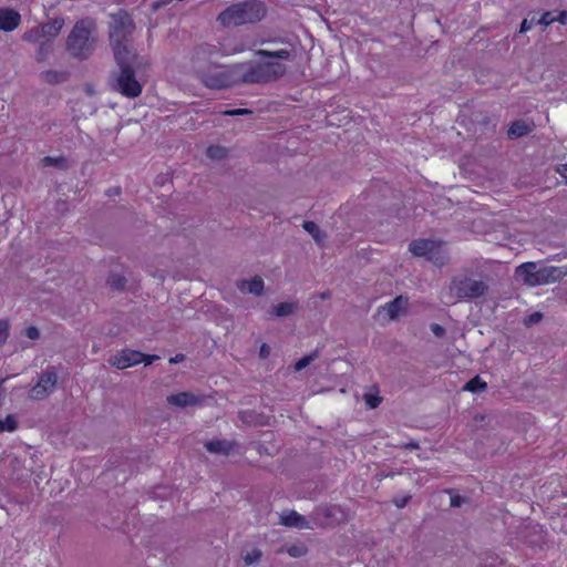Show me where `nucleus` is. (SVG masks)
Instances as JSON below:
<instances>
[{
    "label": "nucleus",
    "instance_id": "a18cd8bd",
    "mask_svg": "<svg viewBox=\"0 0 567 567\" xmlns=\"http://www.w3.org/2000/svg\"><path fill=\"white\" fill-rule=\"evenodd\" d=\"M161 357H144V368L151 365L156 359Z\"/></svg>",
    "mask_w": 567,
    "mask_h": 567
},
{
    "label": "nucleus",
    "instance_id": "20e7f679",
    "mask_svg": "<svg viewBox=\"0 0 567 567\" xmlns=\"http://www.w3.org/2000/svg\"><path fill=\"white\" fill-rule=\"evenodd\" d=\"M267 9L260 0H245L223 10L217 21L225 28L257 23L266 16Z\"/></svg>",
    "mask_w": 567,
    "mask_h": 567
},
{
    "label": "nucleus",
    "instance_id": "4468645a",
    "mask_svg": "<svg viewBox=\"0 0 567 567\" xmlns=\"http://www.w3.org/2000/svg\"><path fill=\"white\" fill-rule=\"evenodd\" d=\"M534 127L535 124L533 122L529 123L524 120H517L511 124L507 131V135L509 138L515 140L529 134L534 131Z\"/></svg>",
    "mask_w": 567,
    "mask_h": 567
},
{
    "label": "nucleus",
    "instance_id": "8fccbe9b",
    "mask_svg": "<svg viewBox=\"0 0 567 567\" xmlns=\"http://www.w3.org/2000/svg\"><path fill=\"white\" fill-rule=\"evenodd\" d=\"M56 162H58V159H56V158L49 157V156L44 157V159H43V163H44L45 165H54Z\"/></svg>",
    "mask_w": 567,
    "mask_h": 567
},
{
    "label": "nucleus",
    "instance_id": "de8ad7c7",
    "mask_svg": "<svg viewBox=\"0 0 567 567\" xmlns=\"http://www.w3.org/2000/svg\"><path fill=\"white\" fill-rule=\"evenodd\" d=\"M185 359V357H169V363L171 364H177L182 362Z\"/></svg>",
    "mask_w": 567,
    "mask_h": 567
},
{
    "label": "nucleus",
    "instance_id": "58836bf2",
    "mask_svg": "<svg viewBox=\"0 0 567 567\" xmlns=\"http://www.w3.org/2000/svg\"><path fill=\"white\" fill-rule=\"evenodd\" d=\"M466 502V498L461 495H452L451 496V506L452 507H461L462 504Z\"/></svg>",
    "mask_w": 567,
    "mask_h": 567
},
{
    "label": "nucleus",
    "instance_id": "1a4fd4ad",
    "mask_svg": "<svg viewBox=\"0 0 567 567\" xmlns=\"http://www.w3.org/2000/svg\"><path fill=\"white\" fill-rule=\"evenodd\" d=\"M310 518L317 527L326 528L346 520V513L339 505L318 506Z\"/></svg>",
    "mask_w": 567,
    "mask_h": 567
},
{
    "label": "nucleus",
    "instance_id": "6e6552de",
    "mask_svg": "<svg viewBox=\"0 0 567 567\" xmlns=\"http://www.w3.org/2000/svg\"><path fill=\"white\" fill-rule=\"evenodd\" d=\"M409 250L416 257H425L435 265L442 266L446 256L443 243L431 239H415L409 245Z\"/></svg>",
    "mask_w": 567,
    "mask_h": 567
},
{
    "label": "nucleus",
    "instance_id": "f704fd0d",
    "mask_svg": "<svg viewBox=\"0 0 567 567\" xmlns=\"http://www.w3.org/2000/svg\"><path fill=\"white\" fill-rule=\"evenodd\" d=\"M412 498V495H405L403 497H394L392 499V503L398 507V508H403L408 505V503L411 501Z\"/></svg>",
    "mask_w": 567,
    "mask_h": 567
},
{
    "label": "nucleus",
    "instance_id": "b1692460",
    "mask_svg": "<svg viewBox=\"0 0 567 567\" xmlns=\"http://www.w3.org/2000/svg\"><path fill=\"white\" fill-rule=\"evenodd\" d=\"M18 427L17 420L14 415L9 414L4 420H0V433L3 432H13Z\"/></svg>",
    "mask_w": 567,
    "mask_h": 567
},
{
    "label": "nucleus",
    "instance_id": "0eeeda50",
    "mask_svg": "<svg viewBox=\"0 0 567 567\" xmlns=\"http://www.w3.org/2000/svg\"><path fill=\"white\" fill-rule=\"evenodd\" d=\"M488 286L483 280L467 276H455L450 284V291L461 300H473L484 296Z\"/></svg>",
    "mask_w": 567,
    "mask_h": 567
},
{
    "label": "nucleus",
    "instance_id": "72a5a7b5",
    "mask_svg": "<svg viewBox=\"0 0 567 567\" xmlns=\"http://www.w3.org/2000/svg\"><path fill=\"white\" fill-rule=\"evenodd\" d=\"M316 357H302L298 362L295 363L293 368L296 371H301L308 367Z\"/></svg>",
    "mask_w": 567,
    "mask_h": 567
},
{
    "label": "nucleus",
    "instance_id": "bb28decb",
    "mask_svg": "<svg viewBox=\"0 0 567 567\" xmlns=\"http://www.w3.org/2000/svg\"><path fill=\"white\" fill-rule=\"evenodd\" d=\"M303 229L309 233L312 238L317 241V243H320V235H321V231L318 227V225L315 223V221H311V220H306L302 225Z\"/></svg>",
    "mask_w": 567,
    "mask_h": 567
},
{
    "label": "nucleus",
    "instance_id": "09e8293b",
    "mask_svg": "<svg viewBox=\"0 0 567 567\" xmlns=\"http://www.w3.org/2000/svg\"><path fill=\"white\" fill-rule=\"evenodd\" d=\"M269 347L267 343H262L259 350V354H269Z\"/></svg>",
    "mask_w": 567,
    "mask_h": 567
},
{
    "label": "nucleus",
    "instance_id": "473e14b6",
    "mask_svg": "<svg viewBox=\"0 0 567 567\" xmlns=\"http://www.w3.org/2000/svg\"><path fill=\"white\" fill-rule=\"evenodd\" d=\"M542 319H543V313H540V312H533V313H530L529 316H527L524 319V323L527 327H530V326H533L535 323H538Z\"/></svg>",
    "mask_w": 567,
    "mask_h": 567
},
{
    "label": "nucleus",
    "instance_id": "c85d7f7f",
    "mask_svg": "<svg viewBox=\"0 0 567 567\" xmlns=\"http://www.w3.org/2000/svg\"><path fill=\"white\" fill-rule=\"evenodd\" d=\"M363 400L369 409H377L382 402V398L371 393H365Z\"/></svg>",
    "mask_w": 567,
    "mask_h": 567
},
{
    "label": "nucleus",
    "instance_id": "aec40b11",
    "mask_svg": "<svg viewBox=\"0 0 567 567\" xmlns=\"http://www.w3.org/2000/svg\"><path fill=\"white\" fill-rule=\"evenodd\" d=\"M486 389H487V383L485 381H483L478 375L472 378L463 386L464 391H468L472 393H482Z\"/></svg>",
    "mask_w": 567,
    "mask_h": 567
},
{
    "label": "nucleus",
    "instance_id": "37998d69",
    "mask_svg": "<svg viewBox=\"0 0 567 567\" xmlns=\"http://www.w3.org/2000/svg\"><path fill=\"white\" fill-rule=\"evenodd\" d=\"M402 447L406 449V450H417L420 447V445L416 441H410L409 443L404 444Z\"/></svg>",
    "mask_w": 567,
    "mask_h": 567
},
{
    "label": "nucleus",
    "instance_id": "7c9ffc66",
    "mask_svg": "<svg viewBox=\"0 0 567 567\" xmlns=\"http://www.w3.org/2000/svg\"><path fill=\"white\" fill-rule=\"evenodd\" d=\"M261 555H262V554H261V550H260V549H257V548H256V549H252L250 553H247V554H246V556L244 557L245 563H246L247 565H250V564H252V563H255V561L259 560V559H260V557H261Z\"/></svg>",
    "mask_w": 567,
    "mask_h": 567
},
{
    "label": "nucleus",
    "instance_id": "5701e85b",
    "mask_svg": "<svg viewBox=\"0 0 567 567\" xmlns=\"http://www.w3.org/2000/svg\"><path fill=\"white\" fill-rule=\"evenodd\" d=\"M206 155L212 159H221L227 156V148L219 145H210L206 150Z\"/></svg>",
    "mask_w": 567,
    "mask_h": 567
},
{
    "label": "nucleus",
    "instance_id": "e433bc0d",
    "mask_svg": "<svg viewBox=\"0 0 567 567\" xmlns=\"http://www.w3.org/2000/svg\"><path fill=\"white\" fill-rule=\"evenodd\" d=\"M24 334L27 338H29L30 340H35L39 338L40 336V332L39 330L35 328V327H28L25 330H24Z\"/></svg>",
    "mask_w": 567,
    "mask_h": 567
},
{
    "label": "nucleus",
    "instance_id": "3c124183",
    "mask_svg": "<svg viewBox=\"0 0 567 567\" xmlns=\"http://www.w3.org/2000/svg\"><path fill=\"white\" fill-rule=\"evenodd\" d=\"M252 414L251 413H248V412H241L240 413V419L244 421V422H250L249 417H251Z\"/></svg>",
    "mask_w": 567,
    "mask_h": 567
},
{
    "label": "nucleus",
    "instance_id": "9d476101",
    "mask_svg": "<svg viewBox=\"0 0 567 567\" xmlns=\"http://www.w3.org/2000/svg\"><path fill=\"white\" fill-rule=\"evenodd\" d=\"M58 383V373L50 368L39 375L38 382L30 389L28 398L32 401H42L51 395Z\"/></svg>",
    "mask_w": 567,
    "mask_h": 567
},
{
    "label": "nucleus",
    "instance_id": "f257e3e1",
    "mask_svg": "<svg viewBox=\"0 0 567 567\" xmlns=\"http://www.w3.org/2000/svg\"><path fill=\"white\" fill-rule=\"evenodd\" d=\"M133 30L134 24L128 13L118 11L111 14L110 44L120 66L113 87L127 97L138 96L142 90L133 70L138 63V50L132 41Z\"/></svg>",
    "mask_w": 567,
    "mask_h": 567
},
{
    "label": "nucleus",
    "instance_id": "dca6fc26",
    "mask_svg": "<svg viewBox=\"0 0 567 567\" xmlns=\"http://www.w3.org/2000/svg\"><path fill=\"white\" fill-rule=\"evenodd\" d=\"M281 524L287 527H296V528H309L308 520L305 516L298 514L296 511H290L288 513H284L281 515Z\"/></svg>",
    "mask_w": 567,
    "mask_h": 567
},
{
    "label": "nucleus",
    "instance_id": "f03ea898",
    "mask_svg": "<svg viewBox=\"0 0 567 567\" xmlns=\"http://www.w3.org/2000/svg\"><path fill=\"white\" fill-rule=\"evenodd\" d=\"M245 51V44L234 37H226L218 45L199 44L193 54V68L203 84L209 89H225L238 85L236 65L220 66L213 62L218 56L233 55Z\"/></svg>",
    "mask_w": 567,
    "mask_h": 567
},
{
    "label": "nucleus",
    "instance_id": "423d86ee",
    "mask_svg": "<svg viewBox=\"0 0 567 567\" xmlns=\"http://www.w3.org/2000/svg\"><path fill=\"white\" fill-rule=\"evenodd\" d=\"M94 30L95 23L92 20L83 19L78 21L68 37V52L75 58H87L95 49Z\"/></svg>",
    "mask_w": 567,
    "mask_h": 567
},
{
    "label": "nucleus",
    "instance_id": "412c9836",
    "mask_svg": "<svg viewBox=\"0 0 567 567\" xmlns=\"http://www.w3.org/2000/svg\"><path fill=\"white\" fill-rule=\"evenodd\" d=\"M135 358L136 357H111L110 363L116 369H125L141 362V360Z\"/></svg>",
    "mask_w": 567,
    "mask_h": 567
},
{
    "label": "nucleus",
    "instance_id": "a878e982",
    "mask_svg": "<svg viewBox=\"0 0 567 567\" xmlns=\"http://www.w3.org/2000/svg\"><path fill=\"white\" fill-rule=\"evenodd\" d=\"M23 40L32 43H40L43 41L40 25L32 28L23 34Z\"/></svg>",
    "mask_w": 567,
    "mask_h": 567
},
{
    "label": "nucleus",
    "instance_id": "cd10ccee",
    "mask_svg": "<svg viewBox=\"0 0 567 567\" xmlns=\"http://www.w3.org/2000/svg\"><path fill=\"white\" fill-rule=\"evenodd\" d=\"M51 52V43L47 41H42L39 43V49L35 54V59L38 62H43Z\"/></svg>",
    "mask_w": 567,
    "mask_h": 567
},
{
    "label": "nucleus",
    "instance_id": "ea45409f",
    "mask_svg": "<svg viewBox=\"0 0 567 567\" xmlns=\"http://www.w3.org/2000/svg\"><path fill=\"white\" fill-rule=\"evenodd\" d=\"M555 22L567 24V10H561L558 14H554Z\"/></svg>",
    "mask_w": 567,
    "mask_h": 567
},
{
    "label": "nucleus",
    "instance_id": "ddd939ff",
    "mask_svg": "<svg viewBox=\"0 0 567 567\" xmlns=\"http://www.w3.org/2000/svg\"><path fill=\"white\" fill-rule=\"evenodd\" d=\"M21 16L13 9H0V30L12 31L20 24Z\"/></svg>",
    "mask_w": 567,
    "mask_h": 567
},
{
    "label": "nucleus",
    "instance_id": "4be33fe9",
    "mask_svg": "<svg viewBox=\"0 0 567 567\" xmlns=\"http://www.w3.org/2000/svg\"><path fill=\"white\" fill-rule=\"evenodd\" d=\"M42 78L48 83H61L68 78L65 72L62 71H47L42 73Z\"/></svg>",
    "mask_w": 567,
    "mask_h": 567
},
{
    "label": "nucleus",
    "instance_id": "c756f323",
    "mask_svg": "<svg viewBox=\"0 0 567 567\" xmlns=\"http://www.w3.org/2000/svg\"><path fill=\"white\" fill-rule=\"evenodd\" d=\"M10 330V322L6 319L0 320V346L3 344L8 337Z\"/></svg>",
    "mask_w": 567,
    "mask_h": 567
},
{
    "label": "nucleus",
    "instance_id": "f8f14e48",
    "mask_svg": "<svg viewBox=\"0 0 567 567\" xmlns=\"http://www.w3.org/2000/svg\"><path fill=\"white\" fill-rule=\"evenodd\" d=\"M408 298L403 296H398L393 300L389 301L379 309V313L385 312L389 320H394L399 317V315L406 308Z\"/></svg>",
    "mask_w": 567,
    "mask_h": 567
},
{
    "label": "nucleus",
    "instance_id": "6ab92c4d",
    "mask_svg": "<svg viewBox=\"0 0 567 567\" xmlns=\"http://www.w3.org/2000/svg\"><path fill=\"white\" fill-rule=\"evenodd\" d=\"M255 55L258 58H270V59H280V60H290L291 59V52L287 49H280V50H276V51L260 49L255 52Z\"/></svg>",
    "mask_w": 567,
    "mask_h": 567
},
{
    "label": "nucleus",
    "instance_id": "603ef678",
    "mask_svg": "<svg viewBox=\"0 0 567 567\" xmlns=\"http://www.w3.org/2000/svg\"><path fill=\"white\" fill-rule=\"evenodd\" d=\"M328 298H330V292L329 291H326V292L321 293V299H328Z\"/></svg>",
    "mask_w": 567,
    "mask_h": 567
},
{
    "label": "nucleus",
    "instance_id": "39448f33",
    "mask_svg": "<svg viewBox=\"0 0 567 567\" xmlns=\"http://www.w3.org/2000/svg\"><path fill=\"white\" fill-rule=\"evenodd\" d=\"M515 275L526 286H544L563 280L567 276V266L539 267L537 262L527 261L516 268Z\"/></svg>",
    "mask_w": 567,
    "mask_h": 567
},
{
    "label": "nucleus",
    "instance_id": "c03bdc74",
    "mask_svg": "<svg viewBox=\"0 0 567 567\" xmlns=\"http://www.w3.org/2000/svg\"><path fill=\"white\" fill-rule=\"evenodd\" d=\"M530 28H532V27H530V23L525 19V20H523V22L520 23L519 32H520V33H525V32H527Z\"/></svg>",
    "mask_w": 567,
    "mask_h": 567
},
{
    "label": "nucleus",
    "instance_id": "a211bd4d",
    "mask_svg": "<svg viewBox=\"0 0 567 567\" xmlns=\"http://www.w3.org/2000/svg\"><path fill=\"white\" fill-rule=\"evenodd\" d=\"M205 447L210 453L228 455L233 450V444L226 440H213L206 442Z\"/></svg>",
    "mask_w": 567,
    "mask_h": 567
},
{
    "label": "nucleus",
    "instance_id": "c9c22d12",
    "mask_svg": "<svg viewBox=\"0 0 567 567\" xmlns=\"http://www.w3.org/2000/svg\"><path fill=\"white\" fill-rule=\"evenodd\" d=\"M553 22H555V19H554V13L553 12H544L540 17V19L538 20V23L539 24H543L545 27L551 24Z\"/></svg>",
    "mask_w": 567,
    "mask_h": 567
},
{
    "label": "nucleus",
    "instance_id": "49530a36",
    "mask_svg": "<svg viewBox=\"0 0 567 567\" xmlns=\"http://www.w3.org/2000/svg\"><path fill=\"white\" fill-rule=\"evenodd\" d=\"M394 475H395L394 472H389V473L380 472L377 474V477H378V480H382L384 477H393Z\"/></svg>",
    "mask_w": 567,
    "mask_h": 567
},
{
    "label": "nucleus",
    "instance_id": "79ce46f5",
    "mask_svg": "<svg viewBox=\"0 0 567 567\" xmlns=\"http://www.w3.org/2000/svg\"><path fill=\"white\" fill-rule=\"evenodd\" d=\"M560 176L567 182V164H563L557 168Z\"/></svg>",
    "mask_w": 567,
    "mask_h": 567
},
{
    "label": "nucleus",
    "instance_id": "7ed1b4c3",
    "mask_svg": "<svg viewBox=\"0 0 567 567\" xmlns=\"http://www.w3.org/2000/svg\"><path fill=\"white\" fill-rule=\"evenodd\" d=\"M239 84H267L282 78L286 65L271 61H246L235 63Z\"/></svg>",
    "mask_w": 567,
    "mask_h": 567
},
{
    "label": "nucleus",
    "instance_id": "9b49d317",
    "mask_svg": "<svg viewBox=\"0 0 567 567\" xmlns=\"http://www.w3.org/2000/svg\"><path fill=\"white\" fill-rule=\"evenodd\" d=\"M203 395H196L193 392H179L167 396V402L177 408L198 406L204 402Z\"/></svg>",
    "mask_w": 567,
    "mask_h": 567
},
{
    "label": "nucleus",
    "instance_id": "393cba45",
    "mask_svg": "<svg viewBox=\"0 0 567 567\" xmlns=\"http://www.w3.org/2000/svg\"><path fill=\"white\" fill-rule=\"evenodd\" d=\"M295 303L280 302L274 308V315L277 317H286L293 312Z\"/></svg>",
    "mask_w": 567,
    "mask_h": 567
},
{
    "label": "nucleus",
    "instance_id": "4c0bfd02",
    "mask_svg": "<svg viewBox=\"0 0 567 567\" xmlns=\"http://www.w3.org/2000/svg\"><path fill=\"white\" fill-rule=\"evenodd\" d=\"M430 329L433 332V334L437 338H441L445 334V329L439 323H432L430 326Z\"/></svg>",
    "mask_w": 567,
    "mask_h": 567
},
{
    "label": "nucleus",
    "instance_id": "2eb2a0df",
    "mask_svg": "<svg viewBox=\"0 0 567 567\" xmlns=\"http://www.w3.org/2000/svg\"><path fill=\"white\" fill-rule=\"evenodd\" d=\"M63 25L64 21L62 19H54L48 23L40 25V31L42 32L43 41L51 42L61 32Z\"/></svg>",
    "mask_w": 567,
    "mask_h": 567
},
{
    "label": "nucleus",
    "instance_id": "2f4dec72",
    "mask_svg": "<svg viewBox=\"0 0 567 567\" xmlns=\"http://www.w3.org/2000/svg\"><path fill=\"white\" fill-rule=\"evenodd\" d=\"M219 113L223 115H227V116H238V115L251 114L252 112L248 109H231V110L220 111Z\"/></svg>",
    "mask_w": 567,
    "mask_h": 567
},
{
    "label": "nucleus",
    "instance_id": "f3484780",
    "mask_svg": "<svg viewBox=\"0 0 567 567\" xmlns=\"http://www.w3.org/2000/svg\"><path fill=\"white\" fill-rule=\"evenodd\" d=\"M238 289L243 292H249L259 296L264 291V281L259 276H256L250 280H241L238 284Z\"/></svg>",
    "mask_w": 567,
    "mask_h": 567
},
{
    "label": "nucleus",
    "instance_id": "a19ab883",
    "mask_svg": "<svg viewBox=\"0 0 567 567\" xmlns=\"http://www.w3.org/2000/svg\"><path fill=\"white\" fill-rule=\"evenodd\" d=\"M288 553L290 556L292 557H300L302 555V548L300 547H297V546H291L289 549H288Z\"/></svg>",
    "mask_w": 567,
    "mask_h": 567
}]
</instances>
